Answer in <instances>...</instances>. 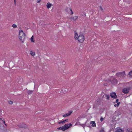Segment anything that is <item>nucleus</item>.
<instances>
[{
	"instance_id": "72a5a7b5",
	"label": "nucleus",
	"mask_w": 132,
	"mask_h": 132,
	"mask_svg": "<svg viewBox=\"0 0 132 132\" xmlns=\"http://www.w3.org/2000/svg\"><path fill=\"white\" fill-rule=\"evenodd\" d=\"M65 115L66 117H67V116H68V114H67V113H66Z\"/></svg>"
},
{
	"instance_id": "b1692460",
	"label": "nucleus",
	"mask_w": 132,
	"mask_h": 132,
	"mask_svg": "<svg viewBox=\"0 0 132 132\" xmlns=\"http://www.w3.org/2000/svg\"><path fill=\"white\" fill-rule=\"evenodd\" d=\"M12 27L13 28H15L17 27V26L15 24H14L12 25Z\"/></svg>"
},
{
	"instance_id": "393cba45",
	"label": "nucleus",
	"mask_w": 132,
	"mask_h": 132,
	"mask_svg": "<svg viewBox=\"0 0 132 132\" xmlns=\"http://www.w3.org/2000/svg\"><path fill=\"white\" fill-rule=\"evenodd\" d=\"M33 92V91L32 90H29L28 91V93L29 94H30Z\"/></svg>"
},
{
	"instance_id": "7ed1b4c3",
	"label": "nucleus",
	"mask_w": 132,
	"mask_h": 132,
	"mask_svg": "<svg viewBox=\"0 0 132 132\" xmlns=\"http://www.w3.org/2000/svg\"><path fill=\"white\" fill-rule=\"evenodd\" d=\"M126 75L125 72L124 71L122 72H118L116 73V75L117 77L123 78H124L126 77Z\"/></svg>"
},
{
	"instance_id": "f704fd0d",
	"label": "nucleus",
	"mask_w": 132,
	"mask_h": 132,
	"mask_svg": "<svg viewBox=\"0 0 132 132\" xmlns=\"http://www.w3.org/2000/svg\"><path fill=\"white\" fill-rule=\"evenodd\" d=\"M40 2V0H39V1H38L37 3H39Z\"/></svg>"
},
{
	"instance_id": "4468645a",
	"label": "nucleus",
	"mask_w": 132,
	"mask_h": 132,
	"mask_svg": "<svg viewBox=\"0 0 132 132\" xmlns=\"http://www.w3.org/2000/svg\"><path fill=\"white\" fill-rule=\"evenodd\" d=\"M30 54L33 56H34L35 55V53L34 52H33L31 51L30 50Z\"/></svg>"
},
{
	"instance_id": "4be33fe9",
	"label": "nucleus",
	"mask_w": 132,
	"mask_h": 132,
	"mask_svg": "<svg viewBox=\"0 0 132 132\" xmlns=\"http://www.w3.org/2000/svg\"><path fill=\"white\" fill-rule=\"evenodd\" d=\"M120 103V102H119V103H118L117 104H114V106L115 107H116V106H119Z\"/></svg>"
},
{
	"instance_id": "423d86ee",
	"label": "nucleus",
	"mask_w": 132,
	"mask_h": 132,
	"mask_svg": "<svg viewBox=\"0 0 132 132\" xmlns=\"http://www.w3.org/2000/svg\"><path fill=\"white\" fill-rule=\"evenodd\" d=\"M130 88H125L122 90V92L125 94L128 93L129 91Z\"/></svg>"
},
{
	"instance_id": "39448f33",
	"label": "nucleus",
	"mask_w": 132,
	"mask_h": 132,
	"mask_svg": "<svg viewBox=\"0 0 132 132\" xmlns=\"http://www.w3.org/2000/svg\"><path fill=\"white\" fill-rule=\"evenodd\" d=\"M65 11L70 14H73V12L70 8H67L65 9Z\"/></svg>"
},
{
	"instance_id": "ddd939ff",
	"label": "nucleus",
	"mask_w": 132,
	"mask_h": 132,
	"mask_svg": "<svg viewBox=\"0 0 132 132\" xmlns=\"http://www.w3.org/2000/svg\"><path fill=\"white\" fill-rule=\"evenodd\" d=\"M51 6V4L49 3H48L47 5V7L48 9H49Z\"/></svg>"
},
{
	"instance_id": "9d476101",
	"label": "nucleus",
	"mask_w": 132,
	"mask_h": 132,
	"mask_svg": "<svg viewBox=\"0 0 132 132\" xmlns=\"http://www.w3.org/2000/svg\"><path fill=\"white\" fill-rule=\"evenodd\" d=\"M90 123L92 124L91 126L93 127H95L96 126V125L94 121H91L90 122Z\"/></svg>"
},
{
	"instance_id": "e433bc0d",
	"label": "nucleus",
	"mask_w": 132,
	"mask_h": 132,
	"mask_svg": "<svg viewBox=\"0 0 132 132\" xmlns=\"http://www.w3.org/2000/svg\"><path fill=\"white\" fill-rule=\"evenodd\" d=\"M100 132H103V131H101Z\"/></svg>"
},
{
	"instance_id": "7c9ffc66",
	"label": "nucleus",
	"mask_w": 132,
	"mask_h": 132,
	"mask_svg": "<svg viewBox=\"0 0 132 132\" xmlns=\"http://www.w3.org/2000/svg\"><path fill=\"white\" fill-rule=\"evenodd\" d=\"M119 101V100L118 99H117L116 101V103H117L118 102V101Z\"/></svg>"
},
{
	"instance_id": "20e7f679",
	"label": "nucleus",
	"mask_w": 132,
	"mask_h": 132,
	"mask_svg": "<svg viewBox=\"0 0 132 132\" xmlns=\"http://www.w3.org/2000/svg\"><path fill=\"white\" fill-rule=\"evenodd\" d=\"M84 35L82 33H80L78 37V41L82 43L84 41Z\"/></svg>"
},
{
	"instance_id": "9b49d317",
	"label": "nucleus",
	"mask_w": 132,
	"mask_h": 132,
	"mask_svg": "<svg viewBox=\"0 0 132 132\" xmlns=\"http://www.w3.org/2000/svg\"><path fill=\"white\" fill-rule=\"evenodd\" d=\"M117 79L114 78L113 80L111 82L113 84H117Z\"/></svg>"
},
{
	"instance_id": "473e14b6",
	"label": "nucleus",
	"mask_w": 132,
	"mask_h": 132,
	"mask_svg": "<svg viewBox=\"0 0 132 132\" xmlns=\"http://www.w3.org/2000/svg\"><path fill=\"white\" fill-rule=\"evenodd\" d=\"M65 115L66 117H67V116H68V114H67V113H66Z\"/></svg>"
},
{
	"instance_id": "6e6552de",
	"label": "nucleus",
	"mask_w": 132,
	"mask_h": 132,
	"mask_svg": "<svg viewBox=\"0 0 132 132\" xmlns=\"http://www.w3.org/2000/svg\"><path fill=\"white\" fill-rule=\"evenodd\" d=\"M111 96L113 98H117V96L116 94L114 92H113L110 94Z\"/></svg>"
},
{
	"instance_id": "2f4dec72",
	"label": "nucleus",
	"mask_w": 132,
	"mask_h": 132,
	"mask_svg": "<svg viewBox=\"0 0 132 132\" xmlns=\"http://www.w3.org/2000/svg\"><path fill=\"white\" fill-rule=\"evenodd\" d=\"M63 117H66L65 115L64 114L63 115Z\"/></svg>"
},
{
	"instance_id": "a878e982",
	"label": "nucleus",
	"mask_w": 132,
	"mask_h": 132,
	"mask_svg": "<svg viewBox=\"0 0 132 132\" xmlns=\"http://www.w3.org/2000/svg\"><path fill=\"white\" fill-rule=\"evenodd\" d=\"M9 104H12L13 103V102L11 101H10L9 102Z\"/></svg>"
},
{
	"instance_id": "f03ea898",
	"label": "nucleus",
	"mask_w": 132,
	"mask_h": 132,
	"mask_svg": "<svg viewBox=\"0 0 132 132\" xmlns=\"http://www.w3.org/2000/svg\"><path fill=\"white\" fill-rule=\"evenodd\" d=\"M72 126V125L71 123L67 124L64 125V126L60 127L58 128V129H59L64 131Z\"/></svg>"
},
{
	"instance_id": "0eeeda50",
	"label": "nucleus",
	"mask_w": 132,
	"mask_h": 132,
	"mask_svg": "<svg viewBox=\"0 0 132 132\" xmlns=\"http://www.w3.org/2000/svg\"><path fill=\"white\" fill-rule=\"evenodd\" d=\"M17 126L20 128H25L27 127V125L23 123L19 124Z\"/></svg>"
},
{
	"instance_id": "a211bd4d",
	"label": "nucleus",
	"mask_w": 132,
	"mask_h": 132,
	"mask_svg": "<svg viewBox=\"0 0 132 132\" xmlns=\"http://www.w3.org/2000/svg\"><path fill=\"white\" fill-rule=\"evenodd\" d=\"M128 75L130 76V77H132V71H131L129 73Z\"/></svg>"
},
{
	"instance_id": "c9c22d12",
	"label": "nucleus",
	"mask_w": 132,
	"mask_h": 132,
	"mask_svg": "<svg viewBox=\"0 0 132 132\" xmlns=\"http://www.w3.org/2000/svg\"><path fill=\"white\" fill-rule=\"evenodd\" d=\"M14 1L15 5V0H14Z\"/></svg>"
},
{
	"instance_id": "5701e85b",
	"label": "nucleus",
	"mask_w": 132,
	"mask_h": 132,
	"mask_svg": "<svg viewBox=\"0 0 132 132\" xmlns=\"http://www.w3.org/2000/svg\"><path fill=\"white\" fill-rule=\"evenodd\" d=\"M114 78H113V77H111L110 79V81L111 82L113 80V79H114Z\"/></svg>"
},
{
	"instance_id": "cd10ccee",
	"label": "nucleus",
	"mask_w": 132,
	"mask_h": 132,
	"mask_svg": "<svg viewBox=\"0 0 132 132\" xmlns=\"http://www.w3.org/2000/svg\"><path fill=\"white\" fill-rule=\"evenodd\" d=\"M68 119H66L65 120H63V121H64V123H65L68 121Z\"/></svg>"
},
{
	"instance_id": "aec40b11",
	"label": "nucleus",
	"mask_w": 132,
	"mask_h": 132,
	"mask_svg": "<svg viewBox=\"0 0 132 132\" xmlns=\"http://www.w3.org/2000/svg\"><path fill=\"white\" fill-rule=\"evenodd\" d=\"M1 121L2 122H3V123H4V124L6 126H7V125H6V123H5V122L4 121V119L3 118L2 119H1Z\"/></svg>"
},
{
	"instance_id": "c85d7f7f",
	"label": "nucleus",
	"mask_w": 132,
	"mask_h": 132,
	"mask_svg": "<svg viewBox=\"0 0 132 132\" xmlns=\"http://www.w3.org/2000/svg\"><path fill=\"white\" fill-rule=\"evenodd\" d=\"M100 7L101 9V10L102 11L103 10V9L102 7L101 6H100Z\"/></svg>"
},
{
	"instance_id": "dca6fc26",
	"label": "nucleus",
	"mask_w": 132,
	"mask_h": 132,
	"mask_svg": "<svg viewBox=\"0 0 132 132\" xmlns=\"http://www.w3.org/2000/svg\"><path fill=\"white\" fill-rule=\"evenodd\" d=\"M72 112V111H68V113H66L68 114V116H70Z\"/></svg>"
},
{
	"instance_id": "f3484780",
	"label": "nucleus",
	"mask_w": 132,
	"mask_h": 132,
	"mask_svg": "<svg viewBox=\"0 0 132 132\" xmlns=\"http://www.w3.org/2000/svg\"><path fill=\"white\" fill-rule=\"evenodd\" d=\"M33 39H34L33 36H32V37H31V39H30L31 42H34V41L33 40Z\"/></svg>"
},
{
	"instance_id": "c756f323",
	"label": "nucleus",
	"mask_w": 132,
	"mask_h": 132,
	"mask_svg": "<svg viewBox=\"0 0 132 132\" xmlns=\"http://www.w3.org/2000/svg\"><path fill=\"white\" fill-rule=\"evenodd\" d=\"M81 126L83 127L84 128V127H85V126L84 124H82L81 125Z\"/></svg>"
},
{
	"instance_id": "412c9836",
	"label": "nucleus",
	"mask_w": 132,
	"mask_h": 132,
	"mask_svg": "<svg viewBox=\"0 0 132 132\" xmlns=\"http://www.w3.org/2000/svg\"><path fill=\"white\" fill-rule=\"evenodd\" d=\"M65 123L64 121L63 120V121H61L60 122H59L58 123L59 124H63V123Z\"/></svg>"
},
{
	"instance_id": "1a4fd4ad",
	"label": "nucleus",
	"mask_w": 132,
	"mask_h": 132,
	"mask_svg": "<svg viewBox=\"0 0 132 132\" xmlns=\"http://www.w3.org/2000/svg\"><path fill=\"white\" fill-rule=\"evenodd\" d=\"M78 18V16H76L74 17H72L71 18V19L72 21H76Z\"/></svg>"
},
{
	"instance_id": "f8f14e48",
	"label": "nucleus",
	"mask_w": 132,
	"mask_h": 132,
	"mask_svg": "<svg viewBox=\"0 0 132 132\" xmlns=\"http://www.w3.org/2000/svg\"><path fill=\"white\" fill-rule=\"evenodd\" d=\"M75 33V38L76 39H78V35L77 33L75 31H74Z\"/></svg>"
},
{
	"instance_id": "bb28decb",
	"label": "nucleus",
	"mask_w": 132,
	"mask_h": 132,
	"mask_svg": "<svg viewBox=\"0 0 132 132\" xmlns=\"http://www.w3.org/2000/svg\"><path fill=\"white\" fill-rule=\"evenodd\" d=\"M100 121L101 122L103 120V118L102 117H101L100 118Z\"/></svg>"
},
{
	"instance_id": "f257e3e1",
	"label": "nucleus",
	"mask_w": 132,
	"mask_h": 132,
	"mask_svg": "<svg viewBox=\"0 0 132 132\" xmlns=\"http://www.w3.org/2000/svg\"><path fill=\"white\" fill-rule=\"evenodd\" d=\"M19 39L22 43H23L25 38V34L23 31L21 30L20 31H19Z\"/></svg>"
},
{
	"instance_id": "6ab92c4d",
	"label": "nucleus",
	"mask_w": 132,
	"mask_h": 132,
	"mask_svg": "<svg viewBox=\"0 0 132 132\" xmlns=\"http://www.w3.org/2000/svg\"><path fill=\"white\" fill-rule=\"evenodd\" d=\"M105 96L106 97V98L107 100H109L110 97V96L109 95H105Z\"/></svg>"
},
{
	"instance_id": "2eb2a0df",
	"label": "nucleus",
	"mask_w": 132,
	"mask_h": 132,
	"mask_svg": "<svg viewBox=\"0 0 132 132\" xmlns=\"http://www.w3.org/2000/svg\"><path fill=\"white\" fill-rule=\"evenodd\" d=\"M116 132H123V131L121 129H117Z\"/></svg>"
},
{
	"instance_id": "4c0bfd02",
	"label": "nucleus",
	"mask_w": 132,
	"mask_h": 132,
	"mask_svg": "<svg viewBox=\"0 0 132 132\" xmlns=\"http://www.w3.org/2000/svg\"><path fill=\"white\" fill-rule=\"evenodd\" d=\"M0 119H1L0 118Z\"/></svg>"
}]
</instances>
